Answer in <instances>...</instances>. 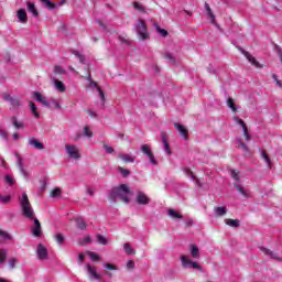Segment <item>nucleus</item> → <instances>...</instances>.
Instances as JSON below:
<instances>
[{"label":"nucleus","mask_w":282,"mask_h":282,"mask_svg":"<svg viewBox=\"0 0 282 282\" xmlns=\"http://www.w3.org/2000/svg\"><path fill=\"white\" fill-rule=\"evenodd\" d=\"M183 173L187 175L193 182H195V175H193V172L188 167H183Z\"/></svg>","instance_id":"obj_41"},{"label":"nucleus","mask_w":282,"mask_h":282,"mask_svg":"<svg viewBox=\"0 0 282 282\" xmlns=\"http://www.w3.org/2000/svg\"><path fill=\"white\" fill-rule=\"evenodd\" d=\"M123 249L126 254H135V250L133 248H131V245L129 242H126L123 245Z\"/></svg>","instance_id":"obj_36"},{"label":"nucleus","mask_w":282,"mask_h":282,"mask_svg":"<svg viewBox=\"0 0 282 282\" xmlns=\"http://www.w3.org/2000/svg\"><path fill=\"white\" fill-rule=\"evenodd\" d=\"M240 149H242V151H245V153H250V149L248 148V145L246 143H241L240 145H238Z\"/></svg>","instance_id":"obj_56"},{"label":"nucleus","mask_w":282,"mask_h":282,"mask_svg":"<svg viewBox=\"0 0 282 282\" xmlns=\"http://www.w3.org/2000/svg\"><path fill=\"white\" fill-rule=\"evenodd\" d=\"M18 20L20 23H28V12L25 9L18 10Z\"/></svg>","instance_id":"obj_21"},{"label":"nucleus","mask_w":282,"mask_h":282,"mask_svg":"<svg viewBox=\"0 0 282 282\" xmlns=\"http://www.w3.org/2000/svg\"><path fill=\"white\" fill-rule=\"evenodd\" d=\"M240 149H242V151H245V153H250V149L248 148V145L246 143H241L240 145H238Z\"/></svg>","instance_id":"obj_55"},{"label":"nucleus","mask_w":282,"mask_h":282,"mask_svg":"<svg viewBox=\"0 0 282 282\" xmlns=\"http://www.w3.org/2000/svg\"><path fill=\"white\" fill-rule=\"evenodd\" d=\"M161 138L165 153H167V155H171V147L169 145V141H166V135L162 133Z\"/></svg>","instance_id":"obj_25"},{"label":"nucleus","mask_w":282,"mask_h":282,"mask_svg":"<svg viewBox=\"0 0 282 282\" xmlns=\"http://www.w3.org/2000/svg\"><path fill=\"white\" fill-rule=\"evenodd\" d=\"M76 224H77V228H79V230H85V228H87V224L85 223V220L83 218H77Z\"/></svg>","instance_id":"obj_37"},{"label":"nucleus","mask_w":282,"mask_h":282,"mask_svg":"<svg viewBox=\"0 0 282 282\" xmlns=\"http://www.w3.org/2000/svg\"><path fill=\"white\" fill-rule=\"evenodd\" d=\"M4 182H7V184H9V186H14V178L10 175L4 176Z\"/></svg>","instance_id":"obj_46"},{"label":"nucleus","mask_w":282,"mask_h":282,"mask_svg":"<svg viewBox=\"0 0 282 282\" xmlns=\"http://www.w3.org/2000/svg\"><path fill=\"white\" fill-rule=\"evenodd\" d=\"M108 199H110V202L120 199L123 204H129L131 202V188H129L127 184L112 187L108 194Z\"/></svg>","instance_id":"obj_1"},{"label":"nucleus","mask_w":282,"mask_h":282,"mask_svg":"<svg viewBox=\"0 0 282 282\" xmlns=\"http://www.w3.org/2000/svg\"><path fill=\"white\" fill-rule=\"evenodd\" d=\"M133 8L134 10H138L139 12H144V7H142V4H140V2H134L133 3Z\"/></svg>","instance_id":"obj_49"},{"label":"nucleus","mask_w":282,"mask_h":282,"mask_svg":"<svg viewBox=\"0 0 282 282\" xmlns=\"http://www.w3.org/2000/svg\"><path fill=\"white\" fill-rule=\"evenodd\" d=\"M15 265H17V258H11V259L9 260V268H10L11 270H14Z\"/></svg>","instance_id":"obj_51"},{"label":"nucleus","mask_w":282,"mask_h":282,"mask_svg":"<svg viewBox=\"0 0 282 282\" xmlns=\"http://www.w3.org/2000/svg\"><path fill=\"white\" fill-rule=\"evenodd\" d=\"M53 72L56 76H63V75L67 74V70L65 68H63V66H61V65H55Z\"/></svg>","instance_id":"obj_29"},{"label":"nucleus","mask_w":282,"mask_h":282,"mask_svg":"<svg viewBox=\"0 0 282 282\" xmlns=\"http://www.w3.org/2000/svg\"><path fill=\"white\" fill-rule=\"evenodd\" d=\"M156 32H159V34H161V36H163V37L169 36V31H166L160 26H156Z\"/></svg>","instance_id":"obj_47"},{"label":"nucleus","mask_w":282,"mask_h":282,"mask_svg":"<svg viewBox=\"0 0 282 282\" xmlns=\"http://www.w3.org/2000/svg\"><path fill=\"white\" fill-rule=\"evenodd\" d=\"M26 10L28 12H31L33 17H39V10H36V4L33 2H26Z\"/></svg>","instance_id":"obj_23"},{"label":"nucleus","mask_w":282,"mask_h":282,"mask_svg":"<svg viewBox=\"0 0 282 282\" xmlns=\"http://www.w3.org/2000/svg\"><path fill=\"white\" fill-rule=\"evenodd\" d=\"M261 252H263V254H265V257H269V259H273L274 261H282V258L279 257L278 253H274V251L265 248V247H260Z\"/></svg>","instance_id":"obj_9"},{"label":"nucleus","mask_w":282,"mask_h":282,"mask_svg":"<svg viewBox=\"0 0 282 282\" xmlns=\"http://www.w3.org/2000/svg\"><path fill=\"white\" fill-rule=\"evenodd\" d=\"M164 58H166L167 61H170L171 65H175V57H173V55L171 53H165L164 54Z\"/></svg>","instance_id":"obj_45"},{"label":"nucleus","mask_w":282,"mask_h":282,"mask_svg":"<svg viewBox=\"0 0 282 282\" xmlns=\"http://www.w3.org/2000/svg\"><path fill=\"white\" fill-rule=\"evenodd\" d=\"M3 100L10 104L11 107H14V109H19V107H21V99H19L18 97H12L10 94H4Z\"/></svg>","instance_id":"obj_8"},{"label":"nucleus","mask_w":282,"mask_h":282,"mask_svg":"<svg viewBox=\"0 0 282 282\" xmlns=\"http://www.w3.org/2000/svg\"><path fill=\"white\" fill-rule=\"evenodd\" d=\"M237 121H238V124H240V127H242V131L245 129H248V126H246V122L243 121V119H237Z\"/></svg>","instance_id":"obj_59"},{"label":"nucleus","mask_w":282,"mask_h":282,"mask_svg":"<svg viewBox=\"0 0 282 282\" xmlns=\"http://www.w3.org/2000/svg\"><path fill=\"white\" fill-rule=\"evenodd\" d=\"M61 195V188L56 187L51 192V197H58Z\"/></svg>","instance_id":"obj_53"},{"label":"nucleus","mask_w":282,"mask_h":282,"mask_svg":"<svg viewBox=\"0 0 282 282\" xmlns=\"http://www.w3.org/2000/svg\"><path fill=\"white\" fill-rule=\"evenodd\" d=\"M0 137L3 138V140H8V132L6 130H0Z\"/></svg>","instance_id":"obj_61"},{"label":"nucleus","mask_w":282,"mask_h":282,"mask_svg":"<svg viewBox=\"0 0 282 282\" xmlns=\"http://www.w3.org/2000/svg\"><path fill=\"white\" fill-rule=\"evenodd\" d=\"M119 173L122 175V177H129L131 175V171L124 170L121 166H119Z\"/></svg>","instance_id":"obj_42"},{"label":"nucleus","mask_w":282,"mask_h":282,"mask_svg":"<svg viewBox=\"0 0 282 282\" xmlns=\"http://www.w3.org/2000/svg\"><path fill=\"white\" fill-rule=\"evenodd\" d=\"M51 80L52 83H54L55 89L57 91H59L61 94L66 91L67 88L65 87V84H63V82L58 80L55 76H51Z\"/></svg>","instance_id":"obj_16"},{"label":"nucleus","mask_w":282,"mask_h":282,"mask_svg":"<svg viewBox=\"0 0 282 282\" xmlns=\"http://www.w3.org/2000/svg\"><path fill=\"white\" fill-rule=\"evenodd\" d=\"M237 48L239 50V52H241V54H243V56H246V58L249 61V63H251V65L259 67V63L257 58H254V56H252L248 51L241 48L240 46H237Z\"/></svg>","instance_id":"obj_14"},{"label":"nucleus","mask_w":282,"mask_h":282,"mask_svg":"<svg viewBox=\"0 0 282 282\" xmlns=\"http://www.w3.org/2000/svg\"><path fill=\"white\" fill-rule=\"evenodd\" d=\"M28 147H32L36 151H43V149H45V145L36 138H30L28 141Z\"/></svg>","instance_id":"obj_10"},{"label":"nucleus","mask_w":282,"mask_h":282,"mask_svg":"<svg viewBox=\"0 0 282 282\" xmlns=\"http://www.w3.org/2000/svg\"><path fill=\"white\" fill-rule=\"evenodd\" d=\"M240 149H242V151H245V153H250V149L248 148V145L246 143H241L240 145H238Z\"/></svg>","instance_id":"obj_57"},{"label":"nucleus","mask_w":282,"mask_h":282,"mask_svg":"<svg viewBox=\"0 0 282 282\" xmlns=\"http://www.w3.org/2000/svg\"><path fill=\"white\" fill-rule=\"evenodd\" d=\"M0 237H2V239H7V240L12 239V236H10V234H8L7 231H3L1 229H0Z\"/></svg>","instance_id":"obj_50"},{"label":"nucleus","mask_w":282,"mask_h":282,"mask_svg":"<svg viewBox=\"0 0 282 282\" xmlns=\"http://www.w3.org/2000/svg\"><path fill=\"white\" fill-rule=\"evenodd\" d=\"M272 78H273V80H275L278 87H282V83H281V80H279V77L276 76V74H273Z\"/></svg>","instance_id":"obj_60"},{"label":"nucleus","mask_w":282,"mask_h":282,"mask_svg":"<svg viewBox=\"0 0 282 282\" xmlns=\"http://www.w3.org/2000/svg\"><path fill=\"white\" fill-rule=\"evenodd\" d=\"M97 241L98 243H100L101 246H107V239L105 238V236L102 235H97Z\"/></svg>","instance_id":"obj_43"},{"label":"nucleus","mask_w":282,"mask_h":282,"mask_svg":"<svg viewBox=\"0 0 282 282\" xmlns=\"http://www.w3.org/2000/svg\"><path fill=\"white\" fill-rule=\"evenodd\" d=\"M88 257L93 260V261H98L100 259V256L96 252H89Z\"/></svg>","instance_id":"obj_48"},{"label":"nucleus","mask_w":282,"mask_h":282,"mask_svg":"<svg viewBox=\"0 0 282 282\" xmlns=\"http://www.w3.org/2000/svg\"><path fill=\"white\" fill-rule=\"evenodd\" d=\"M118 158L127 164H133V162H135V158H133L131 154L119 153Z\"/></svg>","instance_id":"obj_20"},{"label":"nucleus","mask_w":282,"mask_h":282,"mask_svg":"<svg viewBox=\"0 0 282 282\" xmlns=\"http://www.w3.org/2000/svg\"><path fill=\"white\" fill-rule=\"evenodd\" d=\"M85 261V256L83 253L78 254L77 263L78 265H83V262Z\"/></svg>","instance_id":"obj_58"},{"label":"nucleus","mask_w":282,"mask_h":282,"mask_svg":"<svg viewBox=\"0 0 282 282\" xmlns=\"http://www.w3.org/2000/svg\"><path fill=\"white\" fill-rule=\"evenodd\" d=\"M141 152L143 153V155L148 156L150 164H153V166H158V160H155V155L153 154V151H151V147H149V144L141 145Z\"/></svg>","instance_id":"obj_5"},{"label":"nucleus","mask_w":282,"mask_h":282,"mask_svg":"<svg viewBox=\"0 0 282 282\" xmlns=\"http://www.w3.org/2000/svg\"><path fill=\"white\" fill-rule=\"evenodd\" d=\"M29 105L34 118H41V115H39V112L36 111V105H34V102L32 101H30Z\"/></svg>","instance_id":"obj_40"},{"label":"nucleus","mask_w":282,"mask_h":282,"mask_svg":"<svg viewBox=\"0 0 282 282\" xmlns=\"http://www.w3.org/2000/svg\"><path fill=\"white\" fill-rule=\"evenodd\" d=\"M11 122H12L13 127H15V129H23V122H19L17 117H12Z\"/></svg>","instance_id":"obj_39"},{"label":"nucleus","mask_w":282,"mask_h":282,"mask_svg":"<svg viewBox=\"0 0 282 282\" xmlns=\"http://www.w3.org/2000/svg\"><path fill=\"white\" fill-rule=\"evenodd\" d=\"M20 206H21L22 215L26 219H34V209L32 208V205H30V198H28L26 193H22V198L20 199Z\"/></svg>","instance_id":"obj_2"},{"label":"nucleus","mask_w":282,"mask_h":282,"mask_svg":"<svg viewBox=\"0 0 282 282\" xmlns=\"http://www.w3.org/2000/svg\"><path fill=\"white\" fill-rule=\"evenodd\" d=\"M6 259H8V250L0 249V264L6 265Z\"/></svg>","instance_id":"obj_32"},{"label":"nucleus","mask_w":282,"mask_h":282,"mask_svg":"<svg viewBox=\"0 0 282 282\" xmlns=\"http://www.w3.org/2000/svg\"><path fill=\"white\" fill-rule=\"evenodd\" d=\"M225 96L227 98V107H229V109H231V111L236 113L237 107L235 106V100L230 98V95H228L227 93L225 94Z\"/></svg>","instance_id":"obj_24"},{"label":"nucleus","mask_w":282,"mask_h":282,"mask_svg":"<svg viewBox=\"0 0 282 282\" xmlns=\"http://www.w3.org/2000/svg\"><path fill=\"white\" fill-rule=\"evenodd\" d=\"M183 268H193L194 270H199L202 272V267L197 264V262L192 261L186 256L181 257Z\"/></svg>","instance_id":"obj_7"},{"label":"nucleus","mask_w":282,"mask_h":282,"mask_svg":"<svg viewBox=\"0 0 282 282\" xmlns=\"http://www.w3.org/2000/svg\"><path fill=\"white\" fill-rule=\"evenodd\" d=\"M54 237L58 246H63V243H65V236H63V234H56Z\"/></svg>","instance_id":"obj_38"},{"label":"nucleus","mask_w":282,"mask_h":282,"mask_svg":"<svg viewBox=\"0 0 282 282\" xmlns=\"http://www.w3.org/2000/svg\"><path fill=\"white\" fill-rule=\"evenodd\" d=\"M225 223L227 224V226H230V228H239V226H241L239 219H225Z\"/></svg>","instance_id":"obj_27"},{"label":"nucleus","mask_w":282,"mask_h":282,"mask_svg":"<svg viewBox=\"0 0 282 282\" xmlns=\"http://www.w3.org/2000/svg\"><path fill=\"white\" fill-rule=\"evenodd\" d=\"M85 268L88 272L89 279H91V280L94 279L95 281H100V275L96 271L95 267H91V264H85Z\"/></svg>","instance_id":"obj_13"},{"label":"nucleus","mask_w":282,"mask_h":282,"mask_svg":"<svg viewBox=\"0 0 282 282\" xmlns=\"http://www.w3.org/2000/svg\"><path fill=\"white\" fill-rule=\"evenodd\" d=\"M72 54H74V56L79 59V63H82V65H87V58H85V55L80 54V52L72 51Z\"/></svg>","instance_id":"obj_28"},{"label":"nucleus","mask_w":282,"mask_h":282,"mask_svg":"<svg viewBox=\"0 0 282 282\" xmlns=\"http://www.w3.org/2000/svg\"><path fill=\"white\" fill-rule=\"evenodd\" d=\"M11 200H12L11 196L0 195V204H9V202H11Z\"/></svg>","instance_id":"obj_44"},{"label":"nucleus","mask_w":282,"mask_h":282,"mask_svg":"<svg viewBox=\"0 0 282 282\" xmlns=\"http://www.w3.org/2000/svg\"><path fill=\"white\" fill-rule=\"evenodd\" d=\"M104 267L106 268V270H116V268L111 263H106L104 264Z\"/></svg>","instance_id":"obj_62"},{"label":"nucleus","mask_w":282,"mask_h":282,"mask_svg":"<svg viewBox=\"0 0 282 282\" xmlns=\"http://www.w3.org/2000/svg\"><path fill=\"white\" fill-rule=\"evenodd\" d=\"M242 131H243L245 140L247 142H250L251 137H250V132H248V128H245V130H242Z\"/></svg>","instance_id":"obj_54"},{"label":"nucleus","mask_w":282,"mask_h":282,"mask_svg":"<svg viewBox=\"0 0 282 282\" xmlns=\"http://www.w3.org/2000/svg\"><path fill=\"white\" fill-rule=\"evenodd\" d=\"M36 252L41 261H44V259H47V248L43 247L41 243L37 246Z\"/></svg>","instance_id":"obj_19"},{"label":"nucleus","mask_w":282,"mask_h":282,"mask_svg":"<svg viewBox=\"0 0 282 282\" xmlns=\"http://www.w3.org/2000/svg\"><path fill=\"white\" fill-rule=\"evenodd\" d=\"M18 167H19L21 175H23L24 180H30V173H28V171H25V169H23V161L21 160V158H19V160H18Z\"/></svg>","instance_id":"obj_22"},{"label":"nucleus","mask_w":282,"mask_h":282,"mask_svg":"<svg viewBox=\"0 0 282 282\" xmlns=\"http://www.w3.org/2000/svg\"><path fill=\"white\" fill-rule=\"evenodd\" d=\"M66 153L69 155V158H73V160L80 159V154L78 153L76 145H66Z\"/></svg>","instance_id":"obj_15"},{"label":"nucleus","mask_w":282,"mask_h":282,"mask_svg":"<svg viewBox=\"0 0 282 282\" xmlns=\"http://www.w3.org/2000/svg\"><path fill=\"white\" fill-rule=\"evenodd\" d=\"M204 8L212 23H215V14L213 13V9H210V4H208V2H205Z\"/></svg>","instance_id":"obj_26"},{"label":"nucleus","mask_w":282,"mask_h":282,"mask_svg":"<svg viewBox=\"0 0 282 282\" xmlns=\"http://www.w3.org/2000/svg\"><path fill=\"white\" fill-rule=\"evenodd\" d=\"M42 3H44L45 8H47L48 10H55L56 9V4L54 2H52L51 0H40Z\"/></svg>","instance_id":"obj_35"},{"label":"nucleus","mask_w":282,"mask_h":282,"mask_svg":"<svg viewBox=\"0 0 282 282\" xmlns=\"http://www.w3.org/2000/svg\"><path fill=\"white\" fill-rule=\"evenodd\" d=\"M191 254L194 259H199V248L197 247V245L192 246Z\"/></svg>","instance_id":"obj_33"},{"label":"nucleus","mask_w":282,"mask_h":282,"mask_svg":"<svg viewBox=\"0 0 282 282\" xmlns=\"http://www.w3.org/2000/svg\"><path fill=\"white\" fill-rule=\"evenodd\" d=\"M174 127L183 139L188 140V130L182 123H174Z\"/></svg>","instance_id":"obj_17"},{"label":"nucleus","mask_w":282,"mask_h":282,"mask_svg":"<svg viewBox=\"0 0 282 282\" xmlns=\"http://www.w3.org/2000/svg\"><path fill=\"white\" fill-rule=\"evenodd\" d=\"M134 30L141 41L149 39V31L147 29V22L144 20H138L134 24Z\"/></svg>","instance_id":"obj_4"},{"label":"nucleus","mask_w":282,"mask_h":282,"mask_svg":"<svg viewBox=\"0 0 282 282\" xmlns=\"http://www.w3.org/2000/svg\"><path fill=\"white\" fill-rule=\"evenodd\" d=\"M228 213V209L226 207H215V214L217 217H224Z\"/></svg>","instance_id":"obj_34"},{"label":"nucleus","mask_w":282,"mask_h":282,"mask_svg":"<svg viewBox=\"0 0 282 282\" xmlns=\"http://www.w3.org/2000/svg\"><path fill=\"white\" fill-rule=\"evenodd\" d=\"M167 215L172 217V219H183L182 214L177 213L175 209H169Z\"/></svg>","instance_id":"obj_30"},{"label":"nucleus","mask_w":282,"mask_h":282,"mask_svg":"<svg viewBox=\"0 0 282 282\" xmlns=\"http://www.w3.org/2000/svg\"><path fill=\"white\" fill-rule=\"evenodd\" d=\"M264 160L265 164H268V166H271L272 165V161L270 160V156L267 155V158L262 159Z\"/></svg>","instance_id":"obj_64"},{"label":"nucleus","mask_w":282,"mask_h":282,"mask_svg":"<svg viewBox=\"0 0 282 282\" xmlns=\"http://www.w3.org/2000/svg\"><path fill=\"white\" fill-rule=\"evenodd\" d=\"M230 176L232 177V180H235L234 187L236 188V191H238V193H240V195H242L243 197H246L248 199V197H250V194H248L246 188H243V186H241V178L239 177V173L235 170H231Z\"/></svg>","instance_id":"obj_3"},{"label":"nucleus","mask_w":282,"mask_h":282,"mask_svg":"<svg viewBox=\"0 0 282 282\" xmlns=\"http://www.w3.org/2000/svg\"><path fill=\"white\" fill-rule=\"evenodd\" d=\"M33 98L36 100V102H40L44 107H50V101L47 100V97L43 96L39 91H33Z\"/></svg>","instance_id":"obj_11"},{"label":"nucleus","mask_w":282,"mask_h":282,"mask_svg":"<svg viewBox=\"0 0 282 282\" xmlns=\"http://www.w3.org/2000/svg\"><path fill=\"white\" fill-rule=\"evenodd\" d=\"M90 88L91 89H97L98 94H99V98L101 100L100 102V107H105V91H102V88L99 87L98 83L90 80Z\"/></svg>","instance_id":"obj_12"},{"label":"nucleus","mask_w":282,"mask_h":282,"mask_svg":"<svg viewBox=\"0 0 282 282\" xmlns=\"http://www.w3.org/2000/svg\"><path fill=\"white\" fill-rule=\"evenodd\" d=\"M135 267V262H133L132 260H129L127 263V268H129V270H131V268Z\"/></svg>","instance_id":"obj_63"},{"label":"nucleus","mask_w":282,"mask_h":282,"mask_svg":"<svg viewBox=\"0 0 282 282\" xmlns=\"http://www.w3.org/2000/svg\"><path fill=\"white\" fill-rule=\"evenodd\" d=\"M43 232L41 231V221L37 218H34V227L32 228V235L34 237H41Z\"/></svg>","instance_id":"obj_18"},{"label":"nucleus","mask_w":282,"mask_h":282,"mask_svg":"<svg viewBox=\"0 0 282 282\" xmlns=\"http://www.w3.org/2000/svg\"><path fill=\"white\" fill-rule=\"evenodd\" d=\"M102 148L105 149V151H106V153H107L108 155H111V153L115 152V150H113L110 145L104 144Z\"/></svg>","instance_id":"obj_52"},{"label":"nucleus","mask_w":282,"mask_h":282,"mask_svg":"<svg viewBox=\"0 0 282 282\" xmlns=\"http://www.w3.org/2000/svg\"><path fill=\"white\" fill-rule=\"evenodd\" d=\"M135 203L139 206H149V204H151V198L149 196H147V194L144 192L137 191Z\"/></svg>","instance_id":"obj_6"},{"label":"nucleus","mask_w":282,"mask_h":282,"mask_svg":"<svg viewBox=\"0 0 282 282\" xmlns=\"http://www.w3.org/2000/svg\"><path fill=\"white\" fill-rule=\"evenodd\" d=\"M84 138H94V132L91 131V127L85 126L82 134Z\"/></svg>","instance_id":"obj_31"}]
</instances>
